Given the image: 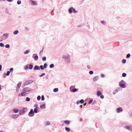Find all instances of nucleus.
Returning a JSON list of instances; mask_svg holds the SVG:
<instances>
[{
    "label": "nucleus",
    "mask_w": 132,
    "mask_h": 132,
    "mask_svg": "<svg viewBox=\"0 0 132 132\" xmlns=\"http://www.w3.org/2000/svg\"><path fill=\"white\" fill-rule=\"evenodd\" d=\"M62 58L67 63H70V56L69 55L67 54L63 55L62 56Z\"/></svg>",
    "instance_id": "obj_1"
},
{
    "label": "nucleus",
    "mask_w": 132,
    "mask_h": 132,
    "mask_svg": "<svg viewBox=\"0 0 132 132\" xmlns=\"http://www.w3.org/2000/svg\"><path fill=\"white\" fill-rule=\"evenodd\" d=\"M32 90V89L29 87H25L23 89V91L24 92H28L31 91Z\"/></svg>",
    "instance_id": "obj_2"
},
{
    "label": "nucleus",
    "mask_w": 132,
    "mask_h": 132,
    "mask_svg": "<svg viewBox=\"0 0 132 132\" xmlns=\"http://www.w3.org/2000/svg\"><path fill=\"white\" fill-rule=\"evenodd\" d=\"M33 81L32 80H29L26 81L24 84V86L28 85L33 82Z\"/></svg>",
    "instance_id": "obj_3"
},
{
    "label": "nucleus",
    "mask_w": 132,
    "mask_h": 132,
    "mask_svg": "<svg viewBox=\"0 0 132 132\" xmlns=\"http://www.w3.org/2000/svg\"><path fill=\"white\" fill-rule=\"evenodd\" d=\"M34 114L33 111V110L31 109L30 112L29 113L28 115L29 116L31 117L34 116Z\"/></svg>",
    "instance_id": "obj_4"
},
{
    "label": "nucleus",
    "mask_w": 132,
    "mask_h": 132,
    "mask_svg": "<svg viewBox=\"0 0 132 132\" xmlns=\"http://www.w3.org/2000/svg\"><path fill=\"white\" fill-rule=\"evenodd\" d=\"M30 3L31 4L33 5L34 6L37 5V3L36 1L30 0Z\"/></svg>",
    "instance_id": "obj_5"
},
{
    "label": "nucleus",
    "mask_w": 132,
    "mask_h": 132,
    "mask_svg": "<svg viewBox=\"0 0 132 132\" xmlns=\"http://www.w3.org/2000/svg\"><path fill=\"white\" fill-rule=\"evenodd\" d=\"M21 82H19V83L17 84V87H16V92H17L18 90L19 89V88L21 86Z\"/></svg>",
    "instance_id": "obj_6"
},
{
    "label": "nucleus",
    "mask_w": 132,
    "mask_h": 132,
    "mask_svg": "<svg viewBox=\"0 0 132 132\" xmlns=\"http://www.w3.org/2000/svg\"><path fill=\"white\" fill-rule=\"evenodd\" d=\"M122 110H123L122 108L120 107L117 108L116 109L117 112L118 113L122 112Z\"/></svg>",
    "instance_id": "obj_7"
},
{
    "label": "nucleus",
    "mask_w": 132,
    "mask_h": 132,
    "mask_svg": "<svg viewBox=\"0 0 132 132\" xmlns=\"http://www.w3.org/2000/svg\"><path fill=\"white\" fill-rule=\"evenodd\" d=\"M125 128L127 129L132 130V127L131 126H126L125 127Z\"/></svg>",
    "instance_id": "obj_8"
},
{
    "label": "nucleus",
    "mask_w": 132,
    "mask_h": 132,
    "mask_svg": "<svg viewBox=\"0 0 132 132\" xmlns=\"http://www.w3.org/2000/svg\"><path fill=\"white\" fill-rule=\"evenodd\" d=\"M98 79V76H97L94 77L93 79V81L94 82L96 81Z\"/></svg>",
    "instance_id": "obj_9"
},
{
    "label": "nucleus",
    "mask_w": 132,
    "mask_h": 132,
    "mask_svg": "<svg viewBox=\"0 0 132 132\" xmlns=\"http://www.w3.org/2000/svg\"><path fill=\"white\" fill-rule=\"evenodd\" d=\"M26 94V92H23L20 94L19 95V96H24Z\"/></svg>",
    "instance_id": "obj_10"
},
{
    "label": "nucleus",
    "mask_w": 132,
    "mask_h": 132,
    "mask_svg": "<svg viewBox=\"0 0 132 132\" xmlns=\"http://www.w3.org/2000/svg\"><path fill=\"white\" fill-rule=\"evenodd\" d=\"M19 116L18 114H14L12 116V118H16L18 117Z\"/></svg>",
    "instance_id": "obj_11"
},
{
    "label": "nucleus",
    "mask_w": 132,
    "mask_h": 132,
    "mask_svg": "<svg viewBox=\"0 0 132 132\" xmlns=\"http://www.w3.org/2000/svg\"><path fill=\"white\" fill-rule=\"evenodd\" d=\"M34 70H40V68L39 66L38 65H35L34 68Z\"/></svg>",
    "instance_id": "obj_12"
},
{
    "label": "nucleus",
    "mask_w": 132,
    "mask_h": 132,
    "mask_svg": "<svg viewBox=\"0 0 132 132\" xmlns=\"http://www.w3.org/2000/svg\"><path fill=\"white\" fill-rule=\"evenodd\" d=\"M19 111V110L18 109L15 108L13 109V112L14 113H17Z\"/></svg>",
    "instance_id": "obj_13"
},
{
    "label": "nucleus",
    "mask_w": 132,
    "mask_h": 132,
    "mask_svg": "<svg viewBox=\"0 0 132 132\" xmlns=\"http://www.w3.org/2000/svg\"><path fill=\"white\" fill-rule=\"evenodd\" d=\"M72 9H73V7H71L69 9V12L70 13H72Z\"/></svg>",
    "instance_id": "obj_14"
},
{
    "label": "nucleus",
    "mask_w": 132,
    "mask_h": 132,
    "mask_svg": "<svg viewBox=\"0 0 132 132\" xmlns=\"http://www.w3.org/2000/svg\"><path fill=\"white\" fill-rule=\"evenodd\" d=\"M78 90V89H77L76 88H74L72 90H71V92H75Z\"/></svg>",
    "instance_id": "obj_15"
},
{
    "label": "nucleus",
    "mask_w": 132,
    "mask_h": 132,
    "mask_svg": "<svg viewBox=\"0 0 132 132\" xmlns=\"http://www.w3.org/2000/svg\"><path fill=\"white\" fill-rule=\"evenodd\" d=\"M120 86L122 88H125L126 87V85L123 84H121L120 85Z\"/></svg>",
    "instance_id": "obj_16"
},
{
    "label": "nucleus",
    "mask_w": 132,
    "mask_h": 132,
    "mask_svg": "<svg viewBox=\"0 0 132 132\" xmlns=\"http://www.w3.org/2000/svg\"><path fill=\"white\" fill-rule=\"evenodd\" d=\"M40 107L41 109H43V108L45 109L46 108L45 104H44L40 105Z\"/></svg>",
    "instance_id": "obj_17"
},
{
    "label": "nucleus",
    "mask_w": 132,
    "mask_h": 132,
    "mask_svg": "<svg viewBox=\"0 0 132 132\" xmlns=\"http://www.w3.org/2000/svg\"><path fill=\"white\" fill-rule=\"evenodd\" d=\"M50 122L48 121H46L45 122V125L46 126L50 125Z\"/></svg>",
    "instance_id": "obj_18"
},
{
    "label": "nucleus",
    "mask_w": 132,
    "mask_h": 132,
    "mask_svg": "<svg viewBox=\"0 0 132 132\" xmlns=\"http://www.w3.org/2000/svg\"><path fill=\"white\" fill-rule=\"evenodd\" d=\"M97 94L98 96H99L102 94V93L100 91H98L97 93Z\"/></svg>",
    "instance_id": "obj_19"
},
{
    "label": "nucleus",
    "mask_w": 132,
    "mask_h": 132,
    "mask_svg": "<svg viewBox=\"0 0 132 132\" xmlns=\"http://www.w3.org/2000/svg\"><path fill=\"white\" fill-rule=\"evenodd\" d=\"M64 122L66 124H69L70 123V121L67 120H66L64 121Z\"/></svg>",
    "instance_id": "obj_20"
},
{
    "label": "nucleus",
    "mask_w": 132,
    "mask_h": 132,
    "mask_svg": "<svg viewBox=\"0 0 132 132\" xmlns=\"http://www.w3.org/2000/svg\"><path fill=\"white\" fill-rule=\"evenodd\" d=\"M9 34L8 33H5L3 35V36L6 37L7 38H8Z\"/></svg>",
    "instance_id": "obj_21"
},
{
    "label": "nucleus",
    "mask_w": 132,
    "mask_h": 132,
    "mask_svg": "<svg viewBox=\"0 0 132 132\" xmlns=\"http://www.w3.org/2000/svg\"><path fill=\"white\" fill-rule=\"evenodd\" d=\"M38 57L37 55H36L35 56L34 58V60L35 61H36L38 59Z\"/></svg>",
    "instance_id": "obj_22"
},
{
    "label": "nucleus",
    "mask_w": 132,
    "mask_h": 132,
    "mask_svg": "<svg viewBox=\"0 0 132 132\" xmlns=\"http://www.w3.org/2000/svg\"><path fill=\"white\" fill-rule=\"evenodd\" d=\"M27 110V109L26 108H24L22 110L23 111V112L24 113L26 112Z\"/></svg>",
    "instance_id": "obj_23"
},
{
    "label": "nucleus",
    "mask_w": 132,
    "mask_h": 132,
    "mask_svg": "<svg viewBox=\"0 0 132 132\" xmlns=\"http://www.w3.org/2000/svg\"><path fill=\"white\" fill-rule=\"evenodd\" d=\"M33 67V65L31 64H30L29 65V68L30 69H32Z\"/></svg>",
    "instance_id": "obj_24"
},
{
    "label": "nucleus",
    "mask_w": 132,
    "mask_h": 132,
    "mask_svg": "<svg viewBox=\"0 0 132 132\" xmlns=\"http://www.w3.org/2000/svg\"><path fill=\"white\" fill-rule=\"evenodd\" d=\"M19 31L18 30H16L13 33V34L14 35H16L18 34Z\"/></svg>",
    "instance_id": "obj_25"
},
{
    "label": "nucleus",
    "mask_w": 132,
    "mask_h": 132,
    "mask_svg": "<svg viewBox=\"0 0 132 132\" xmlns=\"http://www.w3.org/2000/svg\"><path fill=\"white\" fill-rule=\"evenodd\" d=\"M38 109L37 108H35L34 110V112L35 113H37L38 112Z\"/></svg>",
    "instance_id": "obj_26"
},
{
    "label": "nucleus",
    "mask_w": 132,
    "mask_h": 132,
    "mask_svg": "<svg viewBox=\"0 0 132 132\" xmlns=\"http://www.w3.org/2000/svg\"><path fill=\"white\" fill-rule=\"evenodd\" d=\"M54 65L53 64H51L50 66V68H52L54 67Z\"/></svg>",
    "instance_id": "obj_27"
},
{
    "label": "nucleus",
    "mask_w": 132,
    "mask_h": 132,
    "mask_svg": "<svg viewBox=\"0 0 132 132\" xmlns=\"http://www.w3.org/2000/svg\"><path fill=\"white\" fill-rule=\"evenodd\" d=\"M58 90V88H56L54 89L53 91L54 92H57Z\"/></svg>",
    "instance_id": "obj_28"
},
{
    "label": "nucleus",
    "mask_w": 132,
    "mask_h": 132,
    "mask_svg": "<svg viewBox=\"0 0 132 132\" xmlns=\"http://www.w3.org/2000/svg\"><path fill=\"white\" fill-rule=\"evenodd\" d=\"M65 129L66 131H69L70 130V129L69 128L67 127H65Z\"/></svg>",
    "instance_id": "obj_29"
},
{
    "label": "nucleus",
    "mask_w": 132,
    "mask_h": 132,
    "mask_svg": "<svg viewBox=\"0 0 132 132\" xmlns=\"http://www.w3.org/2000/svg\"><path fill=\"white\" fill-rule=\"evenodd\" d=\"M23 112L22 110H21L19 112V113L20 114H22L24 113Z\"/></svg>",
    "instance_id": "obj_30"
},
{
    "label": "nucleus",
    "mask_w": 132,
    "mask_h": 132,
    "mask_svg": "<svg viewBox=\"0 0 132 132\" xmlns=\"http://www.w3.org/2000/svg\"><path fill=\"white\" fill-rule=\"evenodd\" d=\"M29 50H27L24 52V54H27L29 53Z\"/></svg>",
    "instance_id": "obj_31"
},
{
    "label": "nucleus",
    "mask_w": 132,
    "mask_h": 132,
    "mask_svg": "<svg viewBox=\"0 0 132 132\" xmlns=\"http://www.w3.org/2000/svg\"><path fill=\"white\" fill-rule=\"evenodd\" d=\"M10 71H8L6 73V75L7 76H9L10 75ZM4 75H5L6 74H4Z\"/></svg>",
    "instance_id": "obj_32"
},
{
    "label": "nucleus",
    "mask_w": 132,
    "mask_h": 132,
    "mask_svg": "<svg viewBox=\"0 0 132 132\" xmlns=\"http://www.w3.org/2000/svg\"><path fill=\"white\" fill-rule=\"evenodd\" d=\"M5 47L6 48H9L10 45L9 44H6L5 45Z\"/></svg>",
    "instance_id": "obj_33"
},
{
    "label": "nucleus",
    "mask_w": 132,
    "mask_h": 132,
    "mask_svg": "<svg viewBox=\"0 0 132 132\" xmlns=\"http://www.w3.org/2000/svg\"><path fill=\"white\" fill-rule=\"evenodd\" d=\"M130 54H127L126 56V57L127 58H128L130 57Z\"/></svg>",
    "instance_id": "obj_34"
},
{
    "label": "nucleus",
    "mask_w": 132,
    "mask_h": 132,
    "mask_svg": "<svg viewBox=\"0 0 132 132\" xmlns=\"http://www.w3.org/2000/svg\"><path fill=\"white\" fill-rule=\"evenodd\" d=\"M126 74L125 73H123L122 74V76L123 77H126Z\"/></svg>",
    "instance_id": "obj_35"
},
{
    "label": "nucleus",
    "mask_w": 132,
    "mask_h": 132,
    "mask_svg": "<svg viewBox=\"0 0 132 132\" xmlns=\"http://www.w3.org/2000/svg\"><path fill=\"white\" fill-rule=\"evenodd\" d=\"M47 67V64L46 63H45L44 65V68H46Z\"/></svg>",
    "instance_id": "obj_36"
},
{
    "label": "nucleus",
    "mask_w": 132,
    "mask_h": 132,
    "mask_svg": "<svg viewBox=\"0 0 132 132\" xmlns=\"http://www.w3.org/2000/svg\"><path fill=\"white\" fill-rule=\"evenodd\" d=\"M5 12L7 14H9V10L7 9H6L5 10Z\"/></svg>",
    "instance_id": "obj_37"
},
{
    "label": "nucleus",
    "mask_w": 132,
    "mask_h": 132,
    "mask_svg": "<svg viewBox=\"0 0 132 132\" xmlns=\"http://www.w3.org/2000/svg\"><path fill=\"white\" fill-rule=\"evenodd\" d=\"M26 100L27 101L29 102L30 101V99L29 97H27L26 98Z\"/></svg>",
    "instance_id": "obj_38"
},
{
    "label": "nucleus",
    "mask_w": 132,
    "mask_h": 132,
    "mask_svg": "<svg viewBox=\"0 0 132 132\" xmlns=\"http://www.w3.org/2000/svg\"><path fill=\"white\" fill-rule=\"evenodd\" d=\"M126 62V60L125 59H123L122 60V62L123 63H124V64Z\"/></svg>",
    "instance_id": "obj_39"
},
{
    "label": "nucleus",
    "mask_w": 132,
    "mask_h": 132,
    "mask_svg": "<svg viewBox=\"0 0 132 132\" xmlns=\"http://www.w3.org/2000/svg\"><path fill=\"white\" fill-rule=\"evenodd\" d=\"M21 1H18L17 2V4L18 5L20 4H21Z\"/></svg>",
    "instance_id": "obj_40"
},
{
    "label": "nucleus",
    "mask_w": 132,
    "mask_h": 132,
    "mask_svg": "<svg viewBox=\"0 0 132 132\" xmlns=\"http://www.w3.org/2000/svg\"><path fill=\"white\" fill-rule=\"evenodd\" d=\"M40 68L41 70H43L44 68V66L42 65H40Z\"/></svg>",
    "instance_id": "obj_41"
},
{
    "label": "nucleus",
    "mask_w": 132,
    "mask_h": 132,
    "mask_svg": "<svg viewBox=\"0 0 132 132\" xmlns=\"http://www.w3.org/2000/svg\"><path fill=\"white\" fill-rule=\"evenodd\" d=\"M4 46V45L3 43H0V46L1 47H3Z\"/></svg>",
    "instance_id": "obj_42"
},
{
    "label": "nucleus",
    "mask_w": 132,
    "mask_h": 132,
    "mask_svg": "<svg viewBox=\"0 0 132 132\" xmlns=\"http://www.w3.org/2000/svg\"><path fill=\"white\" fill-rule=\"evenodd\" d=\"M41 98V97L40 96H38L37 98V99L38 100H39Z\"/></svg>",
    "instance_id": "obj_43"
},
{
    "label": "nucleus",
    "mask_w": 132,
    "mask_h": 132,
    "mask_svg": "<svg viewBox=\"0 0 132 132\" xmlns=\"http://www.w3.org/2000/svg\"><path fill=\"white\" fill-rule=\"evenodd\" d=\"M80 102L81 103H83L84 102V100L83 99L81 100L80 101Z\"/></svg>",
    "instance_id": "obj_44"
},
{
    "label": "nucleus",
    "mask_w": 132,
    "mask_h": 132,
    "mask_svg": "<svg viewBox=\"0 0 132 132\" xmlns=\"http://www.w3.org/2000/svg\"><path fill=\"white\" fill-rule=\"evenodd\" d=\"M72 9V11H73V12L74 13H76L77 12V11L74 8H73V9Z\"/></svg>",
    "instance_id": "obj_45"
},
{
    "label": "nucleus",
    "mask_w": 132,
    "mask_h": 132,
    "mask_svg": "<svg viewBox=\"0 0 132 132\" xmlns=\"http://www.w3.org/2000/svg\"><path fill=\"white\" fill-rule=\"evenodd\" d=\"M46 57H44L42 58V60L43 61H45L46 60Z\"/></svg>",
    "instance_id": "obj_46"
},
{
    "label": "nucleus",
    "mask_w": 132,
    "mask_h": 132,
    "mask_svg": "<svg viewBox=\"0 0 132 132\" xmlns=\"http://www.w3.org/2000/svg\"><path fill=\"white\" fill-rule=\"evenodd\" d=\"M28 67L27 66H25L24 68V69L25 70H28Z\"/></svg>",
    "instance_id": "obj_47"
},
{
    "label": "nucleus",
    "mask_w": 132,
    "mask_h": 132,
    "mask_svg": "<svg viewBox=\"0 0 132 132\" xmlns=\"http://www.w3.org/2000/svg\"><path fill=\"white\" fill-rule=\"evenodd\" d=\"M45 75V73H43L41 75H40V76L39 77H42L44 76Z\"/></svg>",
    "instance_id": "obj_48"
},
{
    "label": "nucleus",
    "mask_w": 132,
    "mask_h": 132,
    "mask_svg": "<svg viewBox=\"0 0 132 132\" xmlns=\"http://www.w3.org/2000/svg\"><path fill=\"white\" fill-rule=\"evenodd\" d=\"M89 73L90 75H92L93 74V72L92 71H90L89 72Z\"/></svg>",
    "instance_id": "obj_49"
},
{
    "label": "nucleus",
    "mask_w": 132,
    "mask_h": 132,
    "mask_svg": "<svg viewBox=\"0 0 132 132\" xmlns=\"http://www.w3.org/2000/svg\"><path fill=\"white\" fill-rule=\"evenodd\" d=\"M93 100H90L89 102H88V104H90L91 103H92V102H93Z\"/></svg>",
    "instance_id": "obj_50"
},
{
    "label": "nucleus",
    "mask_w": 132,
    "mask_h": 132,
    "mask_svg": "<svg viewBox=\"0 0 132 132\" xmlns=\"http://www.w3.org/2000/svg\"><path fill=\"white\" fill-rule=\"evenodd\" d=\"M41 99L42 101H43L44 100L45 98L44 97V96L43 95L42 96Z\"/></svg>",
    "instance_id": "obj_51"
},
{
    "label": "nucleus",
    "mask_w": 132,
    "mask_h": 132,
    "mask_svg": "<svg viewBox=\"0 0 132 132\" xmlns=\"http://www.w3.org/2000/svg\"><path fill=\"white\" fill-rule=\"evenodd\" d=\"M38 105L37 104H35L34 105V107H35V108H38Z\"/></svg>",
    "instance_id": "obj_52"
},
{
    "label": "nucleus",
    "mask_w": 132,
    "mask_h": 132,
    "mask_svg": "<svg viewBox=\"0 0 132 132\" xmlns=\"http://www.w3.org/2000/svg\"><path fill=\"white\" fill-rule=\"evenodd\" d=\"M75 87V86H71L70 88H69L70 90H71V88H74Z\"/></svg>",
    "instance_id": "obj_53"
},
{
    "label": "nucleus",
    "mask_w": 132,
    "mask_h": 132,
    "mask_svg": "<svg viewBox=\"0 0 132 132\" xmlns=\"http://www.w3.org/2000/svg\"><path fill=\"white\" fill-rule=\"evenodd\" d=\"M25 29L27 31H29V28H28V27H26L25 28Z\"/></svg>",
    "instance_id": "obj_54"
},
{
    "label": "nucleus",
    "mask_w": 132,
    "mask_h": 132,
    "mask_svg": "<svg viewBox=\"0 0 132 132\" xmlns=\"http://www.w3.org/2000/svg\"><path fill=\"white\" fill-rule=\"evenodd\" d=\"M13 70V68H11L10 69V72H11Z\"/></svg>",
    "instance_id": "obj_55"
},
{
    "label": "nucleus",
    "mask_w": 132,
    "mask_h": 132,
    "mask_svg": "<svg viewBox=\"0 0 132 132\" xmlns=\"http://www.w3.org/2000/svg\"><path fill=\"white\" fill-rule=\"evenodd\" d=\"M105 21L103 20L101 21V23L102 24H104L105 23Z\"/></svg>",
    "instance_id": "obj_56"
},
{
    "label": "nucleus",
    "mask_w": 132,
    "mask_h": 132,
    "mask_svg": "<svg viewBox=\"0 0 132 132\" xmlns=\"http://www.w3.org/2000/svg\"><path fill=\"white\" fill-rule=\"evenodd\" d=\"M100 98H101V99H103L104 98V96L103 95H101V96H100Z\"/></svg>",
    "instance_id": "obj_57"
},
{
    "label": "nucleus",
    "mask_w": 132,
    "mask_h": 132,
    "mask_svg": "<svg viewBox=\"0 0 132 132\" xmlns=\"http://www.w3.org/2000/svg\"><path fill=\"white\" fill-rule=\"evenodd\" d=\"M101 76L103 78L104 77V75L103 74H101Z\"/></svg>",
    "instance_id": "obj_58"
},
{
    "label": "nucleus",
    "mask_w": 132,
    "mask_h": 132,
    "mask_svg": "<svg viewBox=\"0 0 132 132\" xmlns=\"http://www.w3.org/2000/svg\"><path fill=\"white\" fill-rule=\"evenodd\" d=\"M2 65H0V71H1L2 70Z\"/></svg>",
    "instance_id": "obj_59"
},
{
    "label": "nucleus",
    "mask_w": 132,
    "mask_h": 132,
    "mask_svg": "<svg viewBox=\"0 0 132 132\" xmlns=\"http://www.w3.org/2000/svg\"><path fill=\"white\" fill-rule=\"evenodd\" d=\"M7 1L9 2H11L12 1V0H7Z\"/></svg>",
    "instance_id": "obj_60"
},
{
    "label": "nucleus",
    "mask_w": 132,
    "mask_h": 132,
    "mask_svg": "<svg viewBox=\"0 0 132 132\" xmlns=\"http://www.w3.org/2000/svg\"><path fill=\"white\" fill-rule=\"evenodd\" d=\"M79 103H80V101L79 102V101H77V102H76L77 104H79Z\"/></svg>",
    "instance_id": "obj_61"
},
{
    "label": "nucleus",
    "mask_w": 132,
    "mask_h": 132,
    "mask_svg": "<svg viewBox=\"0 0 132 132\" xmlns=\"http://www.w3.org/2000/svg\"><path fill=\"white\" fill-rule=\"evenodd\" d=\"M82 119L81 118H80V121H82Z\"/></svg>",
    "instance_id": "obj_62"
},
{
    "label": "nucleus",
    "mask_w": 132,
    "mask_h": 132,
    "mask_svg": "<svg viewBox=\"0 0 132 132\" xmlns=\"http://www.w3.org/2000/svg\"><path fill=\"white\" fill-rule=\"evenodd\" d=\"M43 51V49H42V50L40 52V53H42Z\"/></svg>",
    "instance_id": "obj_63"
},
{
    "label": "nucleus",
    "mask_w": 132,
    "mask_h": 132,
    "mask_svg": "<svg viewBox=\"0 0 132 132\" xmlns=\"http://www.w3.org/2000/svg\"><path fill=\"white\" fill-rule=\"evenodd\" d=\"M116 92H115L114 91L113 92V94H116Z\"/></svg>",
    "instance_id": "obj_64"
}]
</instances>
